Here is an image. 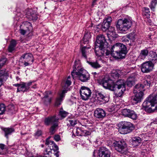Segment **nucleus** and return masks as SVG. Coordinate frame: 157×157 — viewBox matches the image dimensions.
<instances>
[{"instance_id":"0eeeda50","label":"nucleus","mask_w":157,"mask_h":157,"mask_svg":"<svg viewBox=\"0 0 157 157\" xmlns=\"http://www.w3.org/2000/svg\"><path fill=\"white\" fill-rule=\"evenodd\" d=\"M119 131L122 134H125L132 132L134 129L133 124L130 122L122 121L118 124Z\"/></svg>"},{"instance_id":"603ef678","label":"nucleus","mask_w":157,"mask_h":157,"mask_svg":"<svg viewBox=\"0 0 157 157\" xmlns=\"http://www.w3.org/2000/svg\"><path fill=\"white\" fill-rule=\"evenodd\" d=\"M108 111L109 112H114L115 108L113 106H109L107 108Z\"/></svg>"},{"instance_id":"c9c22d12","label":"nucleus","mask_w":157,"mask_h":157,"mask_svg":"<svg viewBox=\"0 0 157 157\" xmlns=\"http://www.w3.org/2000/svg\"><path fill=\"white\" fill-rule=\"evenodd\" d=\"M87 63L90 65L92 67L98 69L101 67V65L99 64L97 61L94 62L87 61Z\"/></svg>"},{"instance_id":"b1692460","label":"nucleus","mask_w":157,"mask_h":157,"mask_svg":"<svg viewBox=\"0 0 157 157\" xmlns=\"http://www.w3.org/2000/svg\"><path fill=\"white\" fill-rule=\"evenodd\" d=\"M2 130L4 132L5 136L7 139H8L9 136L15 132V128L13 126L4 128Z\"/></svg>"},{"instance_id":"864d4df0","label":"nucleus","mask_w":157,"mask_h":157,"mask_svg":"<svg viewBox=\"0 0 157 157\" xmlns=\"http://www.w3.org/2000/svg\"><path fill=\"white\" fill-rule=\"evenodd\" d=\"M134 82H132V81H130L129 80V79L127 80L126 82L127 86L130 87L132 86Z\"/></svg>"},{"instance_id":"72a5a7b5","label":"nucleus","mask_w":157,"mask_h":157,"mask_svg":"<svg viewBox=\"0 0 157 157\" xmlns=\"http://www.w3.org/2000/svg\"><path fill=\"white\" fill-rule=\"evenodd\" d=\"M17 44V41L14 39L11 40L10 44L8 47V50L9 52H11L13 51Z\"/></svg>"},{"instance_id":"423d86ee","label":"nucleus","mask_w":157,"mask_h":157,"mask_svg":"<svg viewBox=\"0 0 157 157\" xmlns=\"http://www.w3.org/2000/svg\"><path fill=\"white\" fill-rule=\"evenodd\" d=\"M112 146L119 152L126 154L127 151V146L125 141L122 139L119 140H115L112 143Z\"/></svg>"},{"instance_id":"a878e982","label":"nucleus","mask_w":157,"mask_h":157,"mask_svg":"<svg viewBox=\"0 0 157 157\" xmlns=\"http://www.w3.org/2000/svg\"><path fill=\"white\" fill-rule=\"evenodd\" d=\"M90 48L89 47L84 46L81 49L82 56L85 59H87V56L90 52H91Z\"/></svg>"},{"instance_id":"4d7b16f0","label":"nucleus","mask_w":157,"mask_h":157,"mask_svg":"<svg viewBox=\"0 0 157 157\" xmlns=\"http://www.w3.org/2000/svg\"><path fill=\"white\" fill-rule=\"evenodd\" d=\"M59 149L57 151H55L54 150H53L54 152H56V153H55V155L56 156V157H59V151H58Z\"/></svg>"},{"instance_id":"7c9ffc66","label":"nucleus","mask_w":157,"mask_h":157,"mask_svg":"<svg viewBox=\"0 0 157 157\" xmlns=\"http://www.w3.org/2000/svg\"><path fill=\"white\" fill-rule=\"evenodd\" d=\"M110 154L109 151L106 148L99 151V157H110Z\"/></svg>"},{"instance_id":"58836bf2","label":"nucleus","mask_w":157,"mask_h":157,"mask_svg":"<svg viewBox=\"0 0 157 157\" xmlns=\"http://www.w3.org/2000/svg\"><path fill=\"white\" fill-rule=\"evenodd\" d=\"M90 38V36L89 33H87L85 34L83 39L84 43L85 44L88 43Z\"/></svg>"},{"instance_id":"393cba45","label":"nucleus","mask_w":157,"mask_h":157,"mask_svg":"<svg viewBox=\"0 0 157 157\" xmlns=\"http://www.w3.org/2000/svg\"><path fill=\"white\" fill-rule=\"evenodd\" d=\"M50 137L48 138L46 140L45 144L47 145H53L52 148H50V150H54L57 151L58 149V147L54 143V142L50 140Z\"/></svg>"},{"instance_id":"c85d7f7f","label":"nucleus","mask_w":157,"mask_h":157,"mask_svg":"<svg viewBox=\"0 0 157 157\" xmlns=\"http://www.w3.org/2000/svg\"><path fill=\"white\" fill-rule=\"evenodd\" d=\"M149 56L150 62L154 64L156 63L157 61V55L156 53L152 51L149 52Z\"/></svg>"},{"instance_id":"4c0bfd02","label":"nucleus","mask_w":157,"mask_h":157,"mask_svg":"<svg viewBox=\"0 0 157 157\" xmlns=\"http://www.w3.org/2000/svg\"><path fill=\"white\" fill-rule=\"evenodd\" d=\"M110 25H109V23H106L103 21L101 26L102 30L103 31H105L108 29V28H109Z\"/></svg>"},{"instance_id":"4468645a","label":"nucleus","mask_w":157,"mask_h":157,"mask_svg":"<svg viewBox=\"0 0 157 157\" xmlns=\"http://www.w3.org/2000/svg\"><path fill=\"white\" fill-rule=\"evenodd\" d=\"M122 115L124 117H128L133 120H136L137 116L133 110L127 109H123L121 112Z\"/></svg>"},{"instance_id":"6e6552de","label":"nucleus","mask_w":157,"mask_h":157,"mask_svg":"<svg viewBox=\"0 0 157 157\" xmlns=\"http://www.w3.org/2000/svg\"><path fill=\"white\" fill-rule=\"evenodd\" d=\"M105 42V37L104 35L100 34L97 36L95 42V52L97 56L100 57L103 56L102 52V46L101 42Z\"/></svg>"},{"instance_id":"79ce46f5","label":"nucleus","mask_w":157,"mask_h":157,"mask_svg":"<svg viewBox=\"0 0 157 157\" xmlns=\"http://www.w3.org/2000/svg\"><path fill=\"white\" fill-rule=\"evenodd\" d=\"M144 11L143 12V14L145 15L148 18L150 15V11L148 7H145L144 8Z\"/></svg>"},{"instance_id":"20e7f679","label":"nucleus","mask_w":157,"mask_h":157,"mask_svg":"<svg viewBox=\"0 0 157 157\" xmlns=\"http://www.w3.org/2000/svg\"><path fill=\"white\" fill-rule=\"evenodd\" d=\"M71 83V77L70 76L68 77L66 81H63L61 83V85L64 90L59 93V96L57 98L55 103V105L56 106H58L61 104L63 98L65 96V94L66 93L68 90V88Z\"/></svg>"},{"instance_id":"680f3d73","label":"nucleus","mask_w":157,"mask_h":157,"mask_svg":"<svg viewBox=\"0 0 157 157\" xmlns=\"http://www.w3.org/2000/svg\"><path fill=\"white\" fill-rule=\"evenodd\" d=\"M155 76L156 78H157V70L155 72Z\"/></svg>"},{"instance_id":"49530a36","label":"nucleus","mask_w":157,"mask_h":157,"mask_svg":"<svg viewBox=\"0 0 157 157\" xmlns=\"http://www.w3.org/2000/svg\"><path fill=\"white\" fill-rule=\"evenodd\" d=\"M59 114L62 118H64L67 115V113L64 111H60Z\"/></svg>"},{"instance_id":"3c124183","label":"nucleus","mask_w":157,"mask_h":157,"mask_svg":"<svg viewBox=\"0 0 157 157\" xmlns=\"http://www.w3.org/2000/svg\"><path fill=\"white\" fill-rule=\"evenodd\" d=\"M42 131L40 130H38L35 133V136L36 138L42 135Z\"/></svg>"},{"instance_id":"7ed1b4c3","label":"nucleus","mask_w":157,"mask_h":157,"mask_svg":"<svg viewBox=\"0 0 157 157\" xmlns=\"http://www.w3.org/2000/svg\"><path fill=\"white\" fill-rule=\"evenodd\" d=\"M145 111L151 112L157 110V94L150 95L142 105Z\"/></svg>"},{"instance_id":"a211bd4d","label":"nucleus","mask_w":157,"mask_h":157,"mask_svg":"<svg viewBox=\"0 0 157 157\" xmlns=\"http://www.w3.org/2000/svg\"><path fill=\"white\" fill-rule=\"evenodd\" d=\"M96 94L98 100L101 102V104L105 103L109 101V96L106 95H104L103 92L96 91Z\"/></svg>"},{"instance_id":"f704fd0d","label":"nucleus","mask_w":157,"mask_h":157,"mask_svg":"<svg viewBox=\"0 0 157 157\" xmlns=\"http://www.w3.org/2000/svg\"><path fill=\"white\" fill-rule=\"evenodd\" d=\"M46 94L44 97L42 98V100L44 101V102L45 104L50 103L51 101V98L49 97L48 95V94H51V92H45Z\"/></svg>"},{"instance_id":"8fccbe9b","label":"nucleus","mask_w":157,"mask_h":157,"mask_svg":"<svg viewBox=\"0 0 157 157\" xmlns=\"http://www.w3.org/2000/svg\"><path fill=\"white\" fill-rule=\"evenodd\" d=\"M6 61L7 59L5 58L1 59H0V65L2 67L5 64Z\"/></svg>"},{"instance_id":"9d476101","label":"nucleus","mask_w":157,"mask_h":157,"mask_svg":"<svg viewBox=\"0 0 157 157\" xmlns=\"http://www.w3.org/2000/svg\"><path fill=\"white\" fill-rule=\"evenodd\" d=\"M125 82L123 79H119L116 81L114 87H117L118 90L117 93H115L117 97L121 96L125 90Z\"/></svg>"},{"instance_id":"4be33fe9","label":"nucleus","mask_w":157,"mask_h":157,"mask_svg":"<svg viewBox=\"0 0 157 157\" xmlns=\"http://www.w3.org/2000/svg\"><path fill=\"white\" fill-rule=\"evenodd\" d=\"M73 131L75 132L78 136H87L90 135L91 133V132L85 130L82 128H77L75 130L74 129Z\"/></svg>"},{"instance_id":"052dcab7","label":"nucleus","mask_w":157,"mask_h":157,"mask_svg":"<svg viewBox=\"0 0 157 157\" xmlns=\"http://www.w3.org/2000/svg\"><path fill=\"white\" fill-rule=\"evenodd\" d=\"M21 85V83L20 84L17 83V84H13V86H15L16 87H19Z\"/></svg>"},{"instance_id":"a19ab883","label":"nucleus","mask_w":157,"mask_h":157,"mask_svg":"<svg viewBox=\"0 0 157 157\" xmlns=\"http://www.w3.org/2000/svg\"><path fill=\"white\" fill-rule=\"evenodd\" d=\"M8 112L11 114L15 113L16 112V109H15L14 105H12L8 106Z\"/></svg>"},{"instance_id":"39448f33","label":"nucleus","mask_w":157,"mask_h":157,"mask_svg":"<svg viewBox=\"0 0 157 157\" xmlns=\"http://www.w3.org/2000/svg\"><path fill=\"white\" fill-rule=\"evenodd\" d=\"M132 25V21L131 19L124 18L119 19L116 25L117 28L122 32L127 31Z\"/></svg>"},{"instance_id":"1a4fd4ad","label":"nucleus","mask_w":157,"mask_h":157,"mask_svg":"<svg viewBox=\"0 0 157 157\" xmlns=\"http://www.w3.org/2000/svg\"><path fill=\"white\" fill-rule=\"evenodd\" d=\"M20 60L22 66L25 67L32 64L34 59L33 55L31 53H26L21 56Z\"/></svg>"},{"instance_id":"338daca9","label":"nucleus","mask_w":157,"mask_h":157,"mask_svg":"<svg viewBox=\"0 0 157 157\" xmlns=\"http://www.w3.org/2000/svg\"><path fill=\"white\" fill-rule=\"evenodd\" d=\"M16 79H17V80H18L19 79V78L18 77H16Z\"/></svg>"},{"instance_id":"6e6d98bb","label":"nucleus","mask_w":157,"mask_h":157,"mask_svg":"<svg viewBox=\"0 0 157 157\" xmlns=\"http://www.w3.org/2000/svg\"><path fill=\"white\" fill-rule=\"evenodd\" d=\"M135 78L134 77H129L127 80H129V79L130 80L132 81V82H134L135 81Z\"/></svg>"},{"instance_id":"473e14b6","label":"nucleus","mask_w":157,"mask_h":157,"mask_svg":"<svg viewBox=\"0 0 157 157\" xmlns=\"http://www.w3.org/2000/svg\"><path fill=\"white\" fill-rule=\"evenodd\" d=\"M135 34L134 33H131L126 35V40H125V42L127 43L129 42L130 41V43L133 42L135 39Z\"/></svg>"},{"instance_id":"5701e85b","label":"nucleus","mask_w":157,"mask_h":157,"mask_svg":"<svg viewBox=\"0 0 157 157\" xmlns=\"http://www.w3.org/2000/svg\"><path fill=\"white\" fill-rule=\"evenodd\" d=\"M106 115L105 111L101 108H97L94 112V116L96 118L102 119Z\"/></svg>"},{"instance_id":"dca6fc26","label":"nucleus","mask_w":157,"mask_h":157,"mask_svg":"<svg viewBox=\"0 0 157 157\" xmlns=\"http://www.w3.org/2000/svg\"><path fill=\"white\" fill-rule=\"evenodd\" d=\"M154 64L149 61L143 63L141 65V68L142 72L148 73L151 71L153 69Z\"/></svg>"},{"instance_id":"2eb2a0df","label":"nucleus","mask_w":157,"mask_h":157,"mask_svg":"<svg viewBox=\"0 0 157 157\" xmlns=\"http://www.w3.org/2000/svg\"><path fill=\"white\" fill-rule=\"evenodd\" d=\"M134 93L136 94L132 97L131 99V102L133 105L140 102L143 96V92L141 90L139 91L137 90V92H136L134 91Z\"/></svg>"},{"instance_id":"69168bd1","label":"nucleus","mask_w":157,"mask_h":157,"mask_svg":"<svg viewBox=\"0 0 157 157\" xmlns=\"http://www.w3.org/2000/svg\"><path fill=\"white\" fill-rule=\"evenodd\" d=\"M92 74H94V75H96L97 74V73L96 72H94V73H92Z\"/></svg>"},{"instance_id":"de8ad7c7","label":"nucleus","mask_w":157,"mask_h":157,"mask_svg":"<svg viewBox=\"0 0 157 157\" xmlns=\"http://www.w3.org/2000/svg\"><path fill=\"white\" fill-rule=\"evenodd\" d=\"M120 76V74L117 71H115L111 74V76L114 78H117Z\"/></svg>"},{"instance_id":"774afa93","label":"nucleus","mask_w":157,"mask_h":157,"mask_svg":"<svg viewBox=\"0 0 157 157\" xmlns=\"http://www.w3.org/2000/svg\"><path fill=\"white\" fill-rule=\"evenodd\" d=\"M93 156H95V155H94V154H93Z\"/></svg>"},{"instance_id":"6ab92c4d","label":"nucleus","mask_w":157,"mask_h":157,"mask_svg":"<svg viewBox=\"0 0 157 157\" xmlns=\"http://www.w3.org/2000/svg\"><path fill=\"white\" fill-rule=\"evenodd\" d=\"M101 84L105 89H108L112 91L114 90V87L113 83L112 81L109 79H103L101 82Z\"/></svg>"},{"instance_id":"13d9d810","label":"nucleus","mask_w":157,"mask_h":157,"mask_svg":"<svg viewBox=\"0 0 157 157\" xmlns=\"http://www.w3.org/2000/svg\"><path fill=\"white\" fill-rule=\"evenodd\" d=\"M20 13H18L15 16V18L16 19V20H18L20 19V17H19V16L20 15Z\"/></svg>"},{"instance_id":"c756f323","label":"nucleus","mask_w":157,"mask_h":157,"mask_svg":"<svg viewBox=\"0 0 157 157\" xmlns=\"http://www.w3.org/2000/svg\"><path fill=\"white\" fill-rule=\"evenodd\" d=\"M8 72L6 70L0 71V81L3 82L6 81L9 76Z\"/></svg>"},{"instance_id":"f03ea898","label":"nucleus","mask_w":157,"mask_h":157,"mask_svg":"<svg viewBox=\"0 0 157 157\" xmlns=\"http://www.w3.org/2000/svg\"><path fill=\"white\" fill-rule=\"evenodd\" d=\"M71 75L74 79L77 77L82 82H86L90 79V75L88 72L83 68L79 67L78 63L75 62L74 69L71 72Z\"/></svg>"},{"instance_id":"f8f14e48","label":"nucleus","mask_w":157,"mask_h":157,"mask_svg":"<svg viewBox=\"0 0 157 157\" xmlns=\"http://www.w3.org/2000/svg\"><path fill=\"white\" fill-rule=\"evenodd\" d=\"M151 85V82L149 79L145 80L142 84L138 83L136 85L134 89V92H137V90L139 91L141 90L143 92L146 89L149 88Z\"/></svg>"},{"instance_id":"bf43d9fd","label":"nucleus","mask_w":157,"mask_h":157,"mask_svg":"<svg viewBox=\"0 0 157 157\" xmlns=\"http://www.w3.org/2000/svg\"><path fill=\"white\" fill-rule=\"evenodd\" d=\"M97 0H93L92 4V6H94L96 4V2L97 1Z\"/></svg>"},{"instance_id":"e433bc0d","label":"nucleus","mask_w":157,"mask_h":157,"mask_svg":"<svg viewBox=\"0 0 157 157\" xmlns=\"http://www.w3.org/2000/svg\"><path fill=\"white\" fill-rule=\"evenodd\" d=\"M57 122L53 124L50 127L49 131L51 134H54L56 132V128H58V123Z\"/></svg>"},{"instance_id":"ea45409f","label":"nucleus","mask_w":157,"mask_h":157,"mask_svg":"<svg viewBox=\"0 0 157 157\" xmlns=\"http://www.w3.org/2000/svg\"><path fill=\"white\" fill-rule=\"evenodd\" d=\"M157 4V0H152L149 6L153 11H154L156 5Z\"/></svg>"},{"instance_id":"f3484780","label":"nucleus","mask_w":157,"mask_h":157,"mask_svg":"<svg viewBox=\"0 0 157 157\" xmlns=\"http://www.w3.org/2000/svg\"><path fill=\"white\" fill-rule=\"evenodd\" d=\"M21 26L23 29H20L19 30L20 33L22 35H24L26 33H29L32 29V27L31 23L29 22L25 21L24 22Z\"/></svg>"},{"instance_id":"aec40b11","label":"nucleus","mask_w":157,"mask_h":157,"mask_svg":"<svg viewBox=\"0 0 157 157\" xmlns=\"http://www.w3.org/2000/svg\"><path fill=\"white\" fill-rule=\"evenodd\" d=\"M33 82L31 81L27 83L21 82L20 87L17 88V92L22 91L25 92L29 90Z\"/></svg>"},{"instance_id":"0e129e2a","label":"nucleus","mask_w":157,"mask_h":157,"mask_svg":"<svg viewBox=\"0 0 157 157\" xmlns=\"http://www.w3.org/2000/svg\"><path fill=\"white\" fill-rule=\"evenodd\" d=\"M48 149H47V150H46V151H48V153H47V154H49V153L50 152V151H48L47 150H48Z\"/></svg>"},{"instance_id":"a18cd8bd","label":"nucleus","mask_w":157,"mask_h":157,"mask_svg":"<svg viewBox=\"0 0 157 157\" xmlns=\"http://www.w3.org/2000/svg\"><path fill=\"white\" fill-rule=\"evenodd\" d=\"M5 146L3 144H0V154L3 155L5 152L4 151L5 150Z\"/></svg>"},{"instance_id":"e2e57ef3","label":"nucleus","mask_w":157,"mask_h":157,"mask_svg":"<svg viewBox=\"0 0 157 157\" xmlns=\"http://www.w3.org/2000/svg\"><path fill=\"white\" fill-rule=\"evenodd\" d=\"M3 82L0 81V87L2 85Z\"/></svg>"},{"instance_id":"5fc2aeb1","label":"nucleus","mask_w":157,"mask_h":157,"mask_svg":"<svg viewBox=\"0 0 157 157\" xmlns=\"http://www.w3.org/2000/svg\"><path fill=\"white\" fill-rule=\"evenodd\" d=\"M54 140L56 141H58L60 140V136L59 135H55L54 137Z\"/></svg>"},{"instance_id":"ddd939ff","label":"nucleus","mask_w":157,"mask_h":157,"mask_svg":"<svg viewBox=\"0 0 157 157\" xmlns=\"http://www.w3.org/2000/svg\"><path fill=\"white\" fill-rule=\"evenodd\" d=\"M25 13L27 18L33 21H36L39 17L36 12L32 8L26 9L25 10Z\"/></svg>"},{"instance_id":"bb28decb","label":"nucleus","mask_w":157,"mask_h":157,"mask_svg":"<svg viewBox=\"0 0 157 157\" xmlns=\"http://www.w3.org/2000/svg\"><path fill=\"white\" fill-rule=\"evenodd\" d=\"M141 138L139 136L132 137L131 140V143L133 147H136L140 145L141 142Z\"/></svg>"},{"instance_id":"f257e3e1","label":"nucleus","mask_w":157,"mask_h":157,"mask_svg":"<svg viewBox=\"0 0 157 157\" xmlns=\"http://www.w3.org/2000/svg\"><path fill=\"white\" fill-rule=\"evenodd\" d=\"M102 42V41H101ZM102 46V56H107L111 54L114 57L122 58L127 53V48L125 45L120 43H117L112 48L110 52L108 50L109 48L107 47L108 44L105 39V42H101Z\"/></svg>"},{"instance_id":"412c9836","label":"nucleus","mask_w":157,"mask_h":157,"mask_svg":"<svg viewBox=\"0 0 157 157\" xmlns=\"http://www.w3.org/2000/svg\"><path fill=\"white\" fill-rule=\"evenodd\" d=\"M59 118L56 115L50 116L46 117L44 120V124L45 125L49 126L58 122Z\"/></svg>"},{"instance_id":"9b49d317","label":"nucleus","mask_w":157,"mask_h":157,"mask_svg":"<svg viewBox=\"0 0 157 157\" xmlns=\"http://www.w3.org/2000/svg\"><path fill=\"white\" fill-rule=\"evenodd\" d=\"M79 93L82 99L86 101L88 100L90 97L91 92L89 88L83 86L81 88Z\"/></svg>"},{"instance_id":"2f4dec72","label":"nucleus","mask_w":157,"mask_h":157,"mask_svg":"<svg viewBox=\"0 0 157 157\" xmlns=\"http://www.w3.org/2000/svg\"><path fill=\"white\" fill-rule=\"evenodd\" d=\"M107 35L109 37L115 38L117 37V34L114 27H109L107 33Z\"/></svg>"},{"instance_id":"cd10ccee","label":"nucleus","mask_w":157,"mask_h":157,"mask_svg":"<svg viewBox=\"0 0 157 157\" xmlns=\"http://www.w3.org/2000/svg\"><path fill=\"white\" fill-rule=\"evenodd\" d=\"M149 53V51L147 48L142 50L138 57V59L140 60H144Z\"/></svg>"},{"instance_id":"c03bdc74","label":"nucleus","mask_w":157,"mask_h":157,"mask_svg":"<svg viewBox=\"0 0 157 157\" xmlns=\"http://www.w3.org/2000/svg\"><path fill=\"white\" fill-rule=\"evenodd\" d=\"M6 107L4 104H0V115L3 114L5 112Z\"/></svg>"},{"instance_id":"09e8293b","label":"nucleus","mask_w":157,"mask_h":157,"mask_svg":"<svg viewBox=\"0 0 157 157\" xmlns=\"http://www.w3.org/2000/svg\"><path fill=\"white\" fill-rule=\"evenodd\" d=\"M112 19L110 17L108 16L105 18L104 21L106 23H108L109 25L110 24V22L112 21Z\"/></svg>"},{"instance_id":"37998d69","label":"nucleus","mask_w":157,"mask_h":157,"mask_svg":"<svg viewBox=\"0 0 157 157\" xmlns=\"http://www.w3.org/2000/svg\"><path fill=\"white\" fill-rule=\"evenodd\" d=\"M77 123V121L75 120H70L68 121L67 123V125L68 127L74 126Z\"/></svg>"}]
</instances>
